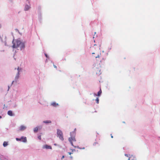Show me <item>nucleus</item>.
I'll use <instances>...</instances> for the list:
<instances>
[{
  "instance_id": "obj_28",
  "label": "nucleus",
  "mask_w": 160,
  "mask_h": 160,
  "mask_svg": "<svg viewBox=\"0 0 160 160\" xmlns=\"http://www.w3.org/2000/svg\"><path fill=\"white\" fill-rule=\"evenodd\" d=\"M71 157V158H72V157Z\"/></svg>"
},
{
  "instance_id": "obj_16",
  "label": "nucleus",
  "mask_w": 160,
  "mask_h": 160,
  "mask_svg": "<svg viewBox=\"0 0 160 160\" xmlns=\"http://www.w3.org/2000/svg\"><path fill=\"white\" fill-rule=\"evenodd\" d=\"M52 105L54 106H56V105H58V104H56L55 103L53 102L52 103Z\"/></svg>"
},
{
  "instance_id": "obj_24",
  "label": "nucleus",
  "mask_w": 160,
  "mask_h": 160,
  "mask_svg": "<svg viewBox=\"0 0 160 160\" xmlns=\"http://www.w3.org/2000/svg\"><path fill=\"white\" fill-rule=\"evenodd\" d=\"M45 55L47 58H48V56L47 54H45Z\"/></svg>"
},
{
  "instance_id": "obj_4",
  "label": "nucleus",
  "mask_w": 160,
  "mask_h": 160,
  "mask_svg": "<svg viewBox=\"0 0 160 160\" xmlns=\"http://www.w3.org/2000/svg\"><path fill=\"white\" fill-rule=\"evenodd\" d=\"M68 140L71 144L72 145L74 146L73 145V142H75L76 141V140L75 139V137L74 136H71L70 138H69L68 139Z\"/></svg>"
},
{
  "instance_id": "obj_29",
  "label": "nucleus",
  "mask_w": 160,
  "mask_h": 160,
  "mask_svg": "<svg viewBox=\"0 0 160 160\" xmlns=\"http://www.w3.org/2000/svg\"><path fill=\"white\" fill-rule=\"evenodd\" d=\"M14 81H13L12 82V83H13L14 82Z\"/></svg>"
},
{
  "instance_id": "obj_14",
  "label": "nucleus",
  "mask_w": 160,
  "mask_h": 160,
  "mask_svg": "<svg viewBox=\"0 0 160 160\" xmlns=\"http://www.w3.org/2000/svg\"><path fill=\"white\" fill-rule=\"evenodd\" d=\"M101 93H102V90L100 89V90L98 92L97 95L98 96H99L101 94Z\"/></svg>"
},
{
  "instance_id": "obj_19",
  "label": "nucleus",
  "mask_w": 160,
  "mask_h": 160,
  "mask_svg": "<svg viewBox=\"0 0 160 160\" xmlns=\"http://www.w3.org/2000/svg\"><path fill=\"white\" fill-rule=\"evenodd\" d=\"M73 151H72V152H68V153L69 154V155H71V154H72L73 153H72V152H73Z\"/></svg>"
},
{
  "instance_id": "obj_27",
  "label": "nucleus",
  "mask_w": 160,
  "mask_h": 160,
  "mask_svg": "<svg viewBox=\"0 0 160 160\" xmlns=\"http://www.w3.org/2000/svg\"><path fill=\"white\" fill-rule=\"evenodd\" d=\"M2 118V116H0V118Z\"/></svg>"
},
{
  "instance_id": "obj_2",
  "label": "nucleus",
  "mask_w": 160,
  "mask_h": 160,
  "mask_svg": "<svg viewBox=\"0 0 160 160\" xmlns=\"http://www.w3.org/2000/svg\"><path fill=\"white\" fill-rule=\"evenodd\" d=\"M13 45L12 47L13 48H17L21 50L24 48L25 44L18 40H13L12 41Z\"/></svg>"
},
{
  "instance_id": "obj_7",
  "label": "nucleus",
  "mask_w": 160,
  "mask_h": 160,
  "mask_svg": "<svg viewBox=\"0 0 160 160\" xmlns=\"http://www.w3.org/2000/svg\"><path fill=\"white\" fill-rule=\"evenodd\" d=\"M26 128V127L25 126L22 125L20 126V131H23Z\"/></svg>"
},
{
  "instance_id": "obj_8",
  "label": "nucleus",
  "mask_w": 160,
  "mask_h": 160,
  "mask_svg": "<svg viewBox=\"0 0 160 160\" xmlns=\"http://www.w3.org/2000/svg\"><path fill=\"white\" fill-rule=\"evenodd\" d=\"M30 7L27 5H26L25 7L24 10L25 11H28L30 9Z\"/></svg>"
},
{
  "instance_id": "obj_21",
  "label": "nucleus",
  "mask_w": 160,
  "mask_h": 160,
  "mask_svg": "<svg viewBox=\"0 0 160 160\" xmlns=\"http://www.w3.org/2000/svg\"><path fill=\"white\" fill-rule=\"evenodd\" d=\"M125 156H127V157H128V154H125Z\"/></svg>"
},
{
  "instance_id": "obj_17",
  "label": "nucleus",
  "mask_w": 160,
  "mask_h": 160,
  "mask_svg": "<svg viewBox=\"0 0 160 160\" xmlns=\"http://www.w3.org/2000/svg\"><path fill=\"white\" fill-rule=\"evenodd\" d=\"M97 144H98V143H97V142H94V143H93V145H96Z\"/></svg>"
},
{
  "instance_id": "obj_26",
  "label": "nucleus",
  "mask_w": 160,
  "mask_h": 160,
  "mask_svg": "<svg viewBox=\"0 0 160 160\" xmlns=\"http://www.w3.org/2000/svg\"><path fill=\"white\" fill-rule=\"evenodd\" d=\"M111 138H113V136H112V134H111Z\"/></svg>"
},
{
  "instance_id": "obj_5",
  "label": "nucleus",
  "mask_w": 160,
  "mask_h": 160,
  "mask_svg": "<svg viewBox=\"0 0 160 160\" xmlns=\"http://www.w3.org/2000/svg\"><path fill=\"white\" fill-rule=\"evenodd\" d=\"M16 140L17 141H21L23 142H26L27 141V139L26 137H22L20 138H16Z\"/></svg>"
},
{
  "instance_id": "obj_15",
  "label": "nucleus",
  "mask_w": 160,
  "mask_h": 160,
  "mask_svg": "<svg viewBox=\"0 0 160 160\" xmlns=\"http://www.w3.org/2000/svg\"><path fill=\"white\" fill-rule=\"evenodd\" d=\"M38 130V128L37 127H36L34 129V131L35 132H36Z\"/></svg>"
},
{
  "instance_id": "obj_12",
  "label": "nucleus",
  "mask_w": 160,
  "mask_h": 160,
  "mask_svg": "<svg viewBox=\"0 0 160 160\" xmlns=\"http://www.w3.org/2000/svg\"><path fill=\"white\" fill-rule=\"evenodd\" d=\"M128 160H134V157H133L132 155L130 157Z\"/></svg>"
},
{
  "instance_id": "obj_18",
  "label": "nucleus",
  "mask_w": 160,
  "mask_h": 160,
  "mask_svg": "<svg viewBox=\"0 0 160 160\" xmlns=\"http://www.w3.org/2000/svg\"><path fill=\"white\" fill-rule=\"evenodd\" d=\"M38 138L39 139L41 140V136L40 135V136H38Z\"/></svg>"
},
{
  "instance_id": "obj_25",
  "label": "nucleus",
  "mask_w": 160,
  "mask_h": 160,
  "mask_svg": "<svg viewBox=\"0 0 160 160\" xmlns=\"http://www.w3.org/2000/svg\"><path fill=\"white\" fill-rule=\"evenodd\" d=\"M99 101H97V103H98Z\"/></svg>"
},
{
  "instance_id": "obj_11",
  "label": "nucleus",
  "mask_w": 160,
  "mask_h": 160,
  "mask_svg": "<svg viewBox=\"0 0 160 160\" xmlns=\"http://www.w3.org/2000/svg\"><path fill=\"white\" fill-rule=\"evenodd\" d=\"M43 122L45 123H51V121L50 120H46L43 121Z\"/></svg>"
},
{
  "instance_id": "obj_20",
  "label": "nucleus",
  "mask_w": 160,
  "mask_h": 160,
  "mask_svg": "<svg viewBox=\"0 0 160 160\" xmlns=\"http://www.w3.org/2000/svg\"><path fill=\"white\" fill-rule=\"evenodd\" d=\"M53 66H54V67L55 68H57V67H56V66H55V65H53Z\"/></svg>"
},
{
  "instance_id": "obj_6",
  "label": "nucleus",
  "mask_w": 160,
  "mask_h": 160,
  "mask_svg": "<svg viewBox=\"0 0 160 160\" xmlns=\"http://www.w3.org/2000/svg\"><path fill=\"white\" fill-rule=\"evenodd\" d=\"M43 148H46V149H52V147L48 145H45L43 146Z\"/></svg>"
},
{
  "instance_id": "obj_23",
  "label": "nucleus",
  "mask_w": 160,
  "mask_h": 160,
  "mask_svg": "<svg viewBox=\"0 0 160 160\" xmlns=\"http://www.w3.org/2000/svg\"><path fill=\"white\" fill-rule=\"evenodd\" d=\"M95 100H99L98 99V98H97L96 99H95Z\"/></svg>"
},
{
  "instance_id": "obj_3",
  "label": "nucleus",
  "mask_w": 160,
  "mask_h": 160,
  "mask_svg": "<svg viewBox=\"0 0 160 160\" xmlns=\"http://www.w3.org/2000/svg\"><path fill=\"white\" fill-rule=\"evenodd\" d=\"M57 137L59 138V139L62 141H63L64 138L63 137V133L62 131L59 129H57Z\"/></svg>"
},
{
  "instance_id": "obj_1",
  "label": "nucleus",
  "mask_w": 160,
  "mask_h": 160,
  "mask_svg": "<svg viewBox=\"0 0 160 160\" xmlns=\"http://www.w3.org/2000/svg\"><path fill=\"white\" fill-rule=\"evenodd\" d=\"M97 46L96 45H94V46L92 47V49L94 51V49L96 50L94 52L92 53V54H96V55L93 56V57L95 58V62L97 63H99L101 61L102 59L101 58V53L99 50L98 49V48H97Z\"/></svg>"
},
{
  "instance_id": "obj_13",
  "label": "nucleus",
  "mask_w": 160,
  "mask_h": 160,
  "mask_svg": "<svg viewBox=\"0 0 160 160\" xmlns=\"http://www.w3.org/2000/svg\"><path fill=\"white\" fill-rule=\"evenodd\" d=\"M8 145V142H4L3 144V146L4 147L7 146Z\"/></svg>"
},
{
  "instance_id": "obj_9",
  "label": "nucleus",
  "mask_w": 160,
  "mask_h": 160,
  "mask_svg": "<svg viewBox=\"0 0 160 160\" xmlns=\"http://www.w3.org/2000/svg\"><path fill=\"white\" fill-rule=\"evenodd\" d=\"M8 114L10 116H12L13 115V113H12V111L11 110H9V111H8Z\"/></svg>"
},
{
  "instance_id": "obj_22",
  "label": "nucleus",
  "mask_w": 160,
  "mask_h": 160,
  "mask_svg": "<svg viewBox=\"0 0 160 160\" xmlns=\"http://www.w3.org/2000/svg\"><path fill=\"white\" fill-rule=\"evenodd\" d=\"M64 158V156H63L62 157V159H63V158Z\"/></svg>"
},
{
  "instance_id": "obj_10",
  "label": "nucleus",
  "mask_w": 160,
  "mask_h": 160,
  "mask_svg": "<svg viewBox=\"0 0 160 160\" xmlns=\"http://www.w3.org/2000/svg\"><path fill=\"white\" fill-rule=\"evenodd\" d=\"M19 72H18V74H17L16 76L15 77V81L16 82H17L18 79L19 78Z\"/></svg>"
}]
</instances>
